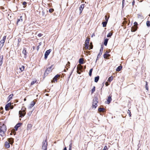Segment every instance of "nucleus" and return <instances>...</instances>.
I'll return each instance as SVG.
<instances>
[{"mask_svg": "<svg viewBox=\"0 0 150 150\" xmlns=\"http://www.w3.org/2000/svg\"><path fill=\"white\" fill-rule=\"evenodd\" d=\"M108 40V38H106L105 39L104 42V44L105 46H106L107 45Z\"/></svg>", "mask_w": 150, "mask_h": 150, "instance_id": "21", "label": "nucleus"}, {"mask_svg": "<svg viewBox=\"0 0 150 150\" xmlns=\"http://www.w3.org/2000/svg\"><path fill=\"white\" fill-rule=\"evenodd\" d=\"M5 146L6 148H9L10 146L9 143L7 142H5Z\"/></svg>", "mask_w": 150, "mask_h": 150, "instance_id": "17", "label": "nucleus"}, {"mask_svg": "<svg viewBox=\"0 0 150 150\" xmlns=\"http://www.w3.org/2000/svg\"><path fill=\"white\" fill-rule=\"evenodd\" d=\"M54 9L52 8H50L49 10V12L50 13H52Z\"/></svg>", "mask_w": 150, "mask_h": 150, "instance_id": "44", "label": "nucleus"}, {"mask_svg": "<svg viewBox=\"0 0 150 150\" xmlns=\"http://www.w3.org/2000/svg\"><path fill=\"white\" fill-rule=\"evenodd\" d=\"M53 67V65H52L50 67L48 68L45 70L44 73V75H47L50 72H51L52 70V69H53V68H52Z\"/></svg>", "mask_w": 150, "mask_h": 150, "instance_id": "3", "label": "nucleus"}, {"mask_svg": "<svg viewBox=\"0 0 150 150\" xmlns=\"http://www.w3.org/2000/svg\"><path fill=\"white\" fill-rule=\"evenodd\" d=\"M69 148L68 150H71V146H72L71 143L69 145Z\"/></svg>", "mask_w": 150, "mask_h": 150, "instance_id": "40", "label": "nucleus"}, {"mask_svg": "<svg viewBox=\"0 0 150 150\" xmlns=\"http://www.w3.org/2000/svg\"><path fill=\"white\" fill-rule=\"evenodd\" d=\"M59 75L57 74L53 78L52 80V82H54L55 81H57V78L59 77Z\"/></svg>", "mask_w": 150, "mask_h": 150, "instance_id": "8", "label": "nucleus"}, {"mask_svg": "<svg viewBox=\"0 0 150 150\" xmlns=\"http://www.w3.org/2000/svg\"><path fill=\"white\" fill-rule=\"evenodd\" d=\"M112 100L111 96L109 95L108 97V98L107 100V103L109 104L110 103V102Z\"/></svg>", "mask_w": 150, "mask_h": 150, "instance_id": "11", "label": "nucleus"}, {"mask_svg": "<svg viewBox=\"0 0 150 150\" xmlns=\"http://www.w3.org/2000/svg\"><path fill=\"white\" fill-rule=\"evenodd\" d=\"M134 24L135 25H138V24H137V22H135L134 23Z\"/></svg>", "mask_w": 150, "mask_h": 150, "instance_id": "54", "label": "nucleus"}, {"mask_svg": "<svg viewBox=\"0 0 150 150\" xmlns=\"http://www.w3.org/2000/svg\"><path fill=\"white\" fill-rule=\"evenodd\" d=\"M66 66H67V67H69L70 66V65L69 64H67L66 65Z\"/></svg>", "mask_w": 150, "mask_h": 150, "instance_id": "61", "label": "nucleus"}, {"mask_svg": "<svg viewBox=\"0 0 150 150\" xmlns=\"http://www.w3.org/2000/svg\"><path fill=\"white\" fill-rule=\"evenodd\" d=\"M25 67L23 66H22L21 67H19V69L21 71H23L24 70Z\"/></svg>", "mask_w": 150, "mask_h": 150, "instance_id": "30", "label": "nucleus"}, {"mask_svg": "<svg viewBox=\"0 0 150 150\" xmlns=\"http://www.w3.org/2000/svg\"><path fill=\"white\" fill-rule=\"evenodd\" d=\"M8 141L9 142V143L12 144L13 143V139L12 138H8Z\"/></svg>", "mask_w": 150, "mask_h": 150, "instance_id": "15", "label": "nucleus"}, {"mask_svg": "<svg viewBox=\"0 0 150 150\" xmlns=\"http://www.w3.org/2000/svg\"><path fill=\"white\" fill-rule=\"evenodd\" d=\"M108 22H106V21H105L103 22L102 23V24L103 25V27H105L106 26V25Z\"/></svg>", "mask_w": 150, "mask_h": 150, "instance_id": "25", "label": "nucleus"}, {"mask_svg": "<svg viewBox=\"0 0 150 150\" xmlns=\"http://www.w3.org/2000/svg\"><path fill=\"white\" fill-rule=\"evenodd\" d=\"M108 19L109 17H108L107 15H105V21H106V22H108Z\"/></svg>", "mask_w": 150, "mask_h": 150, "instance_id": "38", "label": "nucleus"}, {"mask_svg": "<svg viewBox=\"0 0 150 150\" xmlns=\"http://www.w3.org/2000/svg\"><path fill=\"white\" fill-rule=\"evenodd\" d=\"M98 99L97 98L95 97L93 99V102L92 104L93 108H96L97 106V103H98Z\"/></svg>", "mask_w": 150, "mask_h": 150, "instance_id": "2", "label": "nucleus"}, {"mask_svg": "<svg viewBox=\"0 0 150 150\" xmlns=\"http://www.w3.org/2000/svg\"><path fill=\"white\" fill-rule=\"evenodd\" d=\"M103 47H104L103 45H101V47L100 48V51H102V52L103 51Z\"/></svg>", "mask_w": 150, "mask_h": 150, "instance_id": "39", "label": "nucleus"}, {"mask_svg": "<svg viewBox=\"0 0 150 150\" xmlns=\"http://www.w3.org/2000/svg\"><path fill=\"white\" fill-rule=\"evenodd\" d=\"M25 110L26 108L23 107L21 108V110L19 111V114L20 115V117H22L25 116L26 114Z\"/></svg>", "mask_w": 150, "mask_h": 150, "instance_id": "1", "label": "nucleus"}, {"mask_svg": "<svg viewBox=\"0 0 150 150\" xmlns=\"http://www.w3.org/2000/svg\"><path fill=\"white\" fill-rule=\"evenodd\" d=\"M101 55L100 54H98V56H97V59H96V62L98 60V58H99L100 57V56Z\"/></svg>", "mask_w": 150, "mask_h": 150, "instance_id": "43", "label": "nucleus"}, {"mask_svg": "<svg viewBox=\"0 0 150 150\" xmlns=\"http://www.w3.org/2000/svg\"><path fill=\"white\" fill-rule=\"evenodd\" d=\"M39 45L37 47V50H38L39 49Z\"/></svg>", "mask_w": 150, "mask_h": 150, "instance_id": "56", "label": "nucleus"}, {"mask_svg": "<svg viewBox=\"0 0 150 150\" xmlns=\"http://www.w3.org/2000/svg\"><path fill=\"white\" fill-rule=\"evenodd\" d=\"M110 55L109 54H107V57H110Z\"/></svg>", "mask_w": 150, "mask_h": 150, "instance_id": "57", "label": "nucleus"}, {"mask_svg": "<svg viewBox=\"0 0 150 150\" xmlns=\"http://www.w3.org/2000/svg\"><path fill=\"white\" fill-rule=\"evenodd\" d=\"M35 104V102L33 101H32L30 104V107H33Z\"/></svg>", "mask_w": 150, "mask_h": 150, "instance_id": "18", "label": "nucleus"}, {"mask_svg": "<svg viewBox=\"0 0 150 150\" xmlns=\"http://www.w3.org/2000/svg\"><path fill=\"white\" fill-rule=\"evenodd\" d=\"M3 55L0 56V66H1L3 63Z\"/></svg>", "mask_w": 150, "mask_h": 150, "instance_id": "16", "label": "nucleus"}, {"mask_svg": "<svg viewBox=\"0 0 150 150\" xmlns=\"http://www.w3.org/2000/svg\"><path fill=\"white\" fill-rule=\"evenodd\" d=\"M134 3H135L134 1V0H133V1L132 2V5H133V6L134 5Z\"/></svg>", "mask_w": 150, "mask_h": 150, "instance_id": "53", "label": "nucleus"}, {"mask_svg": "<svg viewBox=\"0 0 150 150\" xmlns=\"http://www.w3.org/2000/svg\"><path fill=\"white\" fill-rule=\"evenodd\" d=\"M113 32H110L108 33V34L107 35V37L108 38L110 37L112 35Z\"/></svg>", "mask_w": 150, "mask_h": 150, "instance_id": "32", "label": "nucleus"}, {"mask_svg": "<svg viewBox=\"0 0 150 150\" xmlns=\"http://www.w3.org/2000/svg\"><path fill=\"white\" fill-rule=\"evenodd\" d=\"M95 91V87L94 86L92 90V93H93Z\"/></svg>", "mask_w": 150, "mask_h": 150, "instance_id": "41", "label": "nucleus"}, {"mask_svg": "<svg viewBox=\"0 0 150 150\" xmlns=\"http://www.w3.org/2000/svg\"><path fill=\"white\" fill-rule=\"evenodd\" d=\"M92 71H93V69H91L89 70V75L90 76H91Z\"/></svg>", "mask_w": 150, "mask_h": 150, "instance_id": "35", "label": "nucleus"}, {"mask_svg": "<svg viewBox=\"0 0 150 150\" xmlns=\"http://www.w3.org/2000/svg\"><path fill=\"white\" fill-rule=\"evenodd\" d=\"M85 4H82L79 7V10L80 11V14H81L84 8Z\"/></svg>", "mask_w": 150, "mask_h": 150, "instance_id": "6", "label": "nucleus"}, {"mask_svg": "<svg viewBox=\"0 0 150 150\" xmlns=\"http://www.w3.org/2000/svg\"><path fill=\"white\" fill-rule=\"evenodd\" d=\"M124 1H125V0H122V4H124Z\"/></svg>", "mask_w": 150, "mask_h": 150, "instance_id": "62", "label": "nucleus"}, {"mask_svg": "<svg viewBox=\"0 0 150 150\" xmlns=\"http://www.w3.org/2000/svg\"><path fill=\"white\" fill-rule=\"evenodd\" d=\"M102 52H103L102 51H100L99 54H100L101 55L102 54Z\"/></svg>", "mask_w": 150, "mask_h": 150, "instance_id": "55", "label": "nucleus"}, {"mask_svg": "<svg viewBox=\"0 0 150 150\" xmlns=\"http://www.w3.org/2000/svg\"><path fill=\"white\" fill-rule=\"evenodd\" d=\"M13 94H10L8 97L7 99H8V102L12 98V97L13 96Z\"/></svg>", "mask_w": 150, "mask_h": 150, "instance_id": "19", "label": "nucleus"}, {"mask_svg": "<svg viewBox=\"0 0 150 150\" xmlns=\"http://www.w3.org/2000/svg\"><path fill=\"white\" fill-rule=\"evenodd\" d=\"M22 16H21L20 17V19H18V20L17 21V24H18V23L19 22H22Z\"/></svg>", "mask_w": 150, "mask_h": 150, "instance_id": "27", "label": "nucleus"}, {"mask_svg": "<svg viewBox=\"0 0 150 150\" xmlns=\"http://www.w3.org/2000/svg\"><path fill=\"white\" fill-rule=\"evenodd\" d=\"M146 86L145 88L148 91L149 90V88H148V83L147 81L146 82Z\"/></svg>", "mask_w": 150, "mask_h": 150, "instance_id": "36", "label": "nucleus"}, {"mask_svg": "<svg viewBox=\"0 0 150 150\" xmlns=\"http://www.w3.org/2000/svg\"><path fill=\"white\" fill-rule=\"evenodd\" d=\"M108 53V52L107 53L106 52L103 55V57L104 58L107 59V55Z\"/></svg>", "mask_w": 150, "mask_h": 150, "instance_id": "37", "label": "nucleus"}, {"mask_svg": "<svg viewBox=\"0 0 150 150\" xmlns=\"http://www.w3.org/2000/svg\"><path fill=\"white\" fill-rule=\"evenodd\" d=\"M23 53L25 55H26L27 54V52L25 48H24V49L23 50Z\"/></svg>", "mask_w": 150, "mask_h": 150, "instance_id": "31", "label": "nucleus"}, {"mask_svg": "<svg viewBox=\"0 0 150 150\" xmlns=\"http://www.w3.org/2000/svg\"><path fill=\"white\" fill-rule=\"evenodd\" d=\"M99 76H96L95 78L94 81L95 82H97L99 80Z\"/></svg>", "mask_w": 150, "mask_h": 150, "instance_id": "28", "label": "nucleus"}, {"mask_svg": "<svg viewBox=\"0 0 150 150\" xmlns=\"http://www.w3.org/2000/svg\"><path fill=\"white\" fill-rule=\"evenodd\" d=\"M47 143L46 140L43 141L42 143V148L44 150H47Z\"/></svg>", "mask_w": 150, "mask_h": 150, "instance_id": "4", "label": "nucleus"}, {"mask_svg": "<svg viewBox=\"0 0 150 150\" xmlns=\"http://www.w3.org/2000/svg\"><path fill=\"white\" fill-rule=\"evenodd\" d=\"M27 4V3L25 1H24L23 2V5H25L24 7H25V5Z\"/></svg>", "mask_w": 150, "mask_h": 150, "instance_id": "48", "label": "nucleus"}, {"mask_svg": "<svg viewBox=\"0 0 150 150\" xmlns=\"http://www.w3.org/2000/svg\"><path fill=\"white\" fill-rule=\"evenodd\" d=\"M5 41L3 40H1L0 41V49H1L3 46Z\"/></svg>", "mask_w": 150, "mask_h": 150, "instance_id": "14", "label": "nucleus"}, {"mask_svg": "<svg viewBox=\"0 0 150 150\" xmlns=\"http://www.w3.org/2000/svg\"><path fill=\"white\" fill-rule=\"evenodd\" d=\"M32 111L30 113H28V115H30L32 113Z\"/></svg>", "mask_w": 150, "mask_h": 150, "instance_id": "59", "label": "nucleus"}, {"mask_svg": "<svg viewBox=\"0 0 150 150\" xmlns=\"http://www.w3.org/2000/svg\"><path fill=\"white\" fill-rule=\"evenodd\" d=\"M22 124L21 123H18L15 125L14 128L16 131L17 130L18 128L20 127Z\"/></svg>", "mask_w": 150, "mask_h": 150, "instance_id": "10", "label": "nucleus"}, {"mask_svg": "<svg viewBox=\"0 0 150 150\" xmlns=\"http://www.w3.org/2000/svg\"><path fill=\"white\" fill-rule=\"evenodd\" d=\"M0 133H3V134H4L5 132L4 131H3L0 128Z\"/></svg>", "mask_w": 150, "mask_h": 150, "instance_id": "45", "label": "nucleus"}, {"mask_svg": "<svg viewBox=\"0 0 150 150\" xmlns=\"http://www.w3.org/2000/svg\"><path fill=\"white\" fill-rule=\"evenodd\" d=\"M107 149V146H104L103 150H106Z\"/></svg>", "mask_w": 150, "mask_h": 150, "instance_id": "51", "label": "nucleus"}, {"mask_svg": "<svg viewBox=\"0 0 150 150\" xmlns=\"http://www.w3.org/2000/svg\"><path fill=\"white\" fill-rule=\"evenodd\" d=\"M32 127V125L30 124H28L27 126V130L30 129Z\"/></svg>", "mask_w": 150, "mask_h": 150, "instance_id": "26", "label": "nucleus"}, {"mask_svg": "<svg viewBox=\"0 0 150 150\" xmlns=\"http://www.w3.org/2000/svg\"><path fill=\"white\" fill-rule=\"evenodd\" d=\"M105 109L103 108H100L98 109V111L100 112H103L105 111Z\"/></svg>", "mask_w": 150, "mask_h": 150, "instance_id": "20", "label": "nucleus"}, {"mask_svg": "<svg viewBox=\"0 0 150 150\" xmlns=\"http://www.w3.org/2000/svg\"><path fill=\"white\" fill-rule=\"evenodd\" d=\"M105 84L106 86H108L109 85V83L108 82H106L105 83Z\"/></svg>", "mask_w": 150, "mask_h": 150, "instance_id": "50", "label": "nucleus"}, {"mask_svg": "<svg viewBox=\"0 0 150 150\" xmlns=\"http://www.w3.org/2000/svg\"><path fill=\"white\" fill-rule=\"evenodd\" d=\"M146 25L148 27H149L150 26V21H147L146 22Z\"/></svg>", "mask_w": 150, "mask_h": 150, "instance_id": "34", "label": "nucleus"}, {"mask_svg": "<svg viewBox=\"0 0 150 150\" xmlns=\"http://www.w3.org/2000/svg\"><path fill=\"white\" fill-rule=\"evenodd\" d=\"M2 130L4 131V132H5L6 130V125L3 124L2 125L1 127L0 128Z\"/></svg>", "mask_w": 150, "mask_h": 150, "instance_id": "9", "label": "nucleus"}, {"mask_svg": "<svg viewBox=\"0 0 150 150\" xmlns=\"http://www.w3.org/2000/svg\"><path fill=\"white\" fill-rule=\"evenodd\" d=\"M63 150H67L66 147H64Z\"/></svg>", "mask_w": 150, "mask_h": 150, "instance_id": "60", "label": "nucleus"}, {"mask_svg": "<svg viewBox=\"0 0 150 150\" xmlns=\"http://www.w3.org/2000/svg\"><path fill=\"white\" fill-rule=\"evenodd\" d=\"M51 51V49H49V50H47L46 52H45V59H46L47 57L49 55V54L50 53V52Z\"/></svg>", "mask_w": 150, "mask_h": 150, "instance_id": "5", "label": "nucleus"}, {"mask_svg": "<svg viewBox=\"0 0 150 150\" xmlns=\"http://www.w3.org/2000/svg\"><path fill=\"white\" fill-rule=\"evenodd\" d=\"M11 104H12L11 103H9L6 105H5V109L6 110H9V108H10V106L11 105Z\"/></svg>", "mask_w": 150, "mask_h": 150, "instance_id": "7", "label": "nucleus"}, {"mask_svg": "<svg viewBox=\"0 0 150 150\" xmlns=\"http://www.w3.org/2000/svg\"><path fill=\"white\" fill-rule=\"evenodd\" d=\"M77 73L79 74H80L81 73L80 71H79L78 70L79 69H81L82 68V67L81 66H80L79 67V65H78L77 66Z\"/></svg>", "mask_w": 150, "mask_h": 150, "instance_id": "24", "label": "nucleus"}, {"mask_svg": "<svg viewBox=\"0 0 150 150\" xmlns=\"http://www.w3.org/2000/svg\"><path fill=\"white\" fill-rule=\"evenodd\" d=\"M137 28L136 26H134L131 28V31L132 32H134L137 30Z\"/></svg>", "mask_w": 150, "mask_h": 150, "instance_id": "13", "label": "nucleus"}, {"mask_svg": "<svg viewBox=\"0 0 150 150\" xmlns=\"http://www.w3.org/2000/svg\"><path fill=\"white\" fill-rule=\"evenodd\" d=\"M24 101H25L26 100V99L25 98L24 99Z\"/></svg>", "mask_w": 150, "mask_h": 150, "instance_id": "64", "label": "nucleus"}, {"mask_svg": "<svg viewBox=\"0 0 150 150\" xmlns=\"http://www.w3.org/2000/svg\"><path fill=\"white\" fill-rule=\"evenodd\" d=\"M89 39L88 38H87L85 42V44H87L89 45Z\"/></svg>", "mask_w": 150, "mask_h": 150, "instance_id": "23", "label": "nucleus"}, {"mask_svg": "<svg viewBox=\"0 0 150 150\" xmlns=\"http://www.w3.org/2000/svg\"><path fill=\"white\" fill-rule=\"evenodd\" d=\"M122 66H118L117 68L116 69V70L117 71H120V70H121V69H122Z\"/></svg>", "mask_w": 150, "mask_h": 150, "instance_id": "29", "label": "nucleus"}, {"mask_svg": "<svg viewBox=\"0 0 150 150\" xmlns=\"http://www.w3.org/2000/svg\"><path fill=\"white\" fill-rule=\"evenodd\" d=\"M112 79L113 77L112 76H110L108 78V81L110 82L112 80Z\"/></svg>", "mask_w": 150, "mask_h": 150, "instance_id": "33", "label": "nucleus"}, {"mask_svg": "<svg viewBox=\"0 0 150 150\" xmlns=\"http://www.w3.org/2000/svg\"><path fill=\"white\" fill-rule=\"evenodd\" d=\"M85 48L86 49H88L89 50H90L91 49H92L93 47V46L92 45L91 46H90V47L89 48H88L89 46H88V45H87V44H85Z\"/></svg>", "mask_w": 150, "mask_h": 150, "instance_id": "12", "label": "nucleus"}, {"mask_svg": "<svg viewBox=\"0 0 150 150\" xmlns=\"http://www.w3.org/2000/svg\"><path fill=\"white\" fill-rule=\"evenodd\" d=\"M36 82V80H35V81H32L31 82V85H32L34 84Z\"/></svg>", "mask_w": 150, "mask_h": 150, "instance_id": "42", "label": "nucleus"}, {"mask_svg": "<svg viewBox=\"0 0 150 150\" xmlns=\"http://www.w3.org/2000/svg\"><path fill=\"white\" fill-rule=\"evenodd\" d=\"M83 58H81L79 59V63L81 64H82L83 62Z\"/></svg>", "mask_w": 150, "mask_h": 150, "instance_id": "22", "label": "nucleus"}, {"mask_svg": "<svg viewBox=\"0 0 150 150\" xmlns=\"http://www.w3.org/2000/svg\"><path fill=\"white\" fill-rule=\"evenodd\" d=\"M95 35L94 33H93L92 35H91V37H93V36H95Z\"/></svg>", "mask_w": 150, "mask_h": 150, "instance_id": "58", "label": "nucleus"}, {"mask_svg": "<svg viewBox=\"0 0 150 150\" xmlns=\"http://www.w3.org/2000/svg\"><path fill=\"white\" fill-rule=\"evenodd\" d=\"M6 36H4L3 37V40H3L4 41H5V40L6 39Z\"/></svg>", "mask_w": 150, "mask_h": 150, "instance_id": "46", "label": "nucleus"}, {"mask_svg": "<svg viewBox=\"0 0 150 150\" xmlns=\"http://www.w3.org/2000/svg\"><path fill=\"white\" fill-rule=\"evenodd\" d=\"M43 35L41 34V33H40L39 34H38V36L39 37H41V36H42V35Z\"/></svg>", "mask_w": 150, "mask_h": 150, "instance_id": "47", "label": "nucleus"}, {"mask_svg": "<svg viewBox=\"0 0 150 150\" xmlns=\"http://www.w3.org/2000/svg\"><path fill=\"white\" fill-rule=\"evenodd\" d=\"M35 47L34 46L33 47V50H35Z\"/></svg>", "mask_w": 150, "mask_h": 150, "instance_id": "63", "label": "nucleus"}, {"mask_svg": "<svg viewBox=\"0 0 150 150\" xmlns=\"http://www.w3.org/2000/svg\"><path fill=\"white\" fill-rule=\"evenodd\" d=\"M73 71V70H72V71H71V72L70 73V74L69 75V77H68V79H69V78H70V76L71 75V74H72V72Z\"/></svg>", "mask_w": 150, "mask_h": 150, "instance_id": "49", "label": "nucleus"}, {"mask_svg": "<svg viewBox=\"0 0 150 150\" xmlns=\"http://www.w3.org/2000/svg\"><path fill=\"white\" fill-rule=\"evenodd\" d=\"M13 105H11L10 106V108H11V109H13Z\"/></svg>", "mask_w": 150, "mask_h": 150, "instance_id": "52", "label": "nucleus"}]
</instances>
